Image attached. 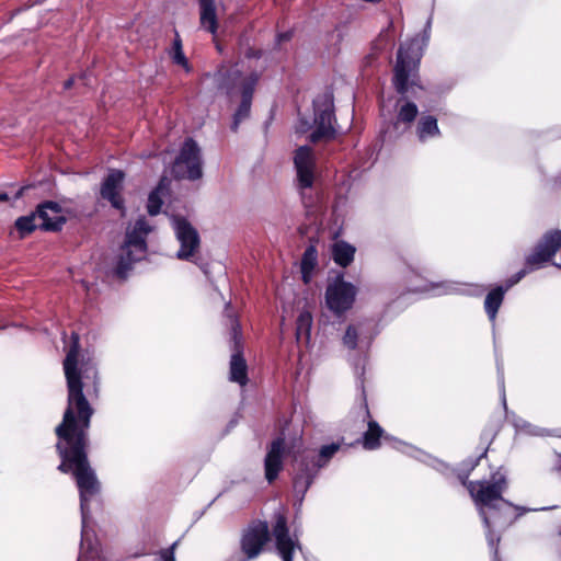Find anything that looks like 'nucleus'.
<instances>
[{
  "label": "nucleus",
  "instance_id": "nucleus-6",
  "mask_svg": "<svg viewBox=\"0 0 561 561\" xmlns=\"http://www.w3.org/2000/svg\"><path fill=\"white\" fill-rule=\"evenodd\" d=\"M356 296V286L346 282L343 273H339L334 280L327 286L325 304L330 311L341 317L353 308Z\"/></svg>",
  "mask_w": 561,
  "mask_h": 561
},
{
  "label": "nucleus",
  "instance_id": "nucleus-33",
  "mask_svg": "<svg viewBox=\"0 0 561 561\" xmlns=\"http://www.w3.org/2000/svg\"><path fill=\"white\" fill-rule=\"evenodd\" d=\"M357 342H358V331L355 325L350 324L345 330V333L343 336V344L350 350H355L357 347Z\"/></svg>",
  "mask_w": 561,
  "mask_h": 561
},
{
  "label": "nucleus",
  "instance_id": "nucleus-8",
  "mask_svg": "<svg viewBox=\"0 0 561 561\" xmlns=\"http://www.w3.org/2000/svg\"><path fill=\"white\" fill-rule=\"evenodd\" d=\"M232 355L229 363V380L244 387L249 382L248 364L243 355L241 327L234 320L231 328Z\"/></svg>",
  "mask_w": 561,
  "mask_h": 561
},
{
  "label": "nucleus",
  "instance_id": "nucleus-17",
  "mask_svg": "<svg viewBox=\"0 0 561 561\" xmlns=\"http://www.w3.org/2000/svg\"><path fill=\"white\" fill-rule=\"evenodd\" d=\"M417 114L419 108L415 103L408 101L401 105L396 119L390 121L380 130L382 141H393L398 139L403 134V130H401V124L410 126L416 119Z\"/></svg>",
  "mask_w": 561,
  "mask_h": 561
},
{
  "label": "nucleus",
  "instance_id": "nucleus-32",
  "mask_svg": "<svg viewBox=\"0 0 561 561\" xmlns=\"http://www.w3.org/2000/svg\"><path fill=\"white\" fill-rule=\"evenodd\" d=\"M312 327V316L309 311H302L296 321L297 335L305 334L309 337Z\"/></svg>",
  "mask_w": 561,
  "mask_h": 561
},
{
  "label": "nucleus",
  "instance_id": "nucleus-28",
  "mask_svg": "<svg viewBox=\"0 0 561 561\" xmlns=\"http://www.w3.org/2000/svg\"><path fill=\"white\" fill-rule=\"evenodd\" d=\"M135 250L137 256H142L147 251L146 237L135 231H128L126 233V240L123 247V251Z\"/></svg>",
  "mask_w": 561,
  "mask_h": 561
},
{
  "label": "nucleus",
  "instance_id": "nucleus-36",
  "mask_svg": "<svg viewBox=\"0 0 561 561\" xmlns=\"http://www.w3.org/2000/svg\"><path fill=\"white\" fill-rule=\"evenodd\" d=\"M293 37H294V30H288L285 32L277 33L276 38H275V47L274 48L278 49L283 43L291 41Z\"/></svg>",
  "mask_w": 561,
  "mask_h": 561
},
{
  "label": "nucleus",
  "instance_id": "nucleus-40",
  "mask_svg": "<svg viewBox=\"0 0 561 561\" xmlns=\"http://www.w3.org/2000/svg\"><path fill=\"white\" fill-rule=\"evenodd\" d=\"M492 561H501L500 560V557H499V551L497 549L494 550V556H493V560Z\"/></svg>",
  "mask_w": 561,
  "mask_h": 561
},
{
  "label": "nucleus",
  "instance_id": "nucleus-26",
  "mask_svg": "<svg viewBox=\"0 0 561 561\" xmlns=\"http://www.w3.org/2000/svg\"><path fill=\"white\" fill-rule=\"evenodd\" d=\"M174 34L175 36L173 39L172 49L170 50V57L173 64L181 66L186 72H191L192 66L184 55L181 36L176 30L174 31Z\"/></svg>",
  "mask_w": 561,
  "mask_h": 561
},
{
  "label": "nucleus",
  "instance_id": "nucleus-27",
  "mask_svg": "<svg viewBox=\"0 0 561 561\" xmlns=\"http://www.w3.org/2000/svg\"><path fill=\"white\" fill-rule=\"evenodd\" d=\"M241 77L240 71H219L216 75L217 89L230 95L234 89L236 80Z\"/></svg>",
  "mask_w": 561,
  "mask_h": 561
},
{
  "label": "nucleus",
  "instance_id": "nucleus-37",
  "mask_svg": "<svg viewBox=\"0 0 561 561\" xmlns=\"http://www.w3.org/2000/svg\"><path fill=\"white\" fill-rule=\"evenodd\" d=\"M263 56V50L249 46L244 50V57L248 59H260Z\"/></svg>",
  "mask_w": 561,
  "mask_h": 561
},
{
  "label": "nucleus",
  "instance_id": "nucleus-24",
  "mask_svg": "<svg viewBox=\"0 0 561 561\" xmlns=\"http://www.w3.org/2000/svg\"><path fill=\"white\" fill-rule=\"evenodd\" d=\"M356 249L345 241H337L332 245V259L341 267H347L354 261Z\"/></svg>",
  "mask_w": 561,
  "mask_h": 561
},
{
  "label": "nucleus",
  "instance_id": "nucleus-18",
  "mask_svg": "<svg viewBox=\"0 0 561 561\" xmlns=\"http://www.w3.org/2000/svg\"><path fill=\"white\" fill-rule=\"evenodd\" d=\"M257 81L259 75L256 72H252L250 76L244 78L241 83V102L236 113L233 114V119L231 124V130L233 133H237L240 123L250 116L253 94Z\"/></svg>",
  "mask_w": 561,
  "mask_h": 561
},
{
  "label": "nucleus",
  "instance_id": "nucleus-12",
  "mask_svg": "<svg viewBox=\"0 0 561 561\" xmlns=\"http://www.w3.org/2000/svg\"><path fill=\"white\" fill-rule=\"evenodd\" d=\"M360 409L364 412L363 420L367 422V430L363 433L362 437L357 439V443H359L365 450H376L380 448L382 440L388 442L391 439V436L373 419L365 389H363L360 396Z\"/></svg>",
  "mask_w": 561,
  "mask_h": 561
},
{
  "label": "nucleus",
  "instance_id": "nucleus-4",
  "mask_svg": "<svg viewBox=\"0 0 561 561\" xmlns=\"http://www.w3.org/2000/svg\"><path fill=\"white\" fill-rule=\"evenodd\" d=\"M415 43L400 45L397 53V61L393 68L392 84L402 99L407 98L410 87L415 85L420 55L416 51Z\"/></svg>",
  "mask_w": 561,
  "mask_h": 561
},
{
  "label": "nucleus",
  "instance_id": "nucleus-14",
  "mask_svg": "<svg viewBox=\"0 0 561 561\" xmlns=\"http://www.w3.org/2000/svg\"><path fill=\"white\" fill-rule=\"evenodd\" d=\"M294 165L297 173V186L300 191L311 188L314 183L316 159L309 146H300L295 150Z\"/></svg>",
  "mask_w": 561,
  "mask_h": 561
},
{
  "label": "nucleus",
  "instance_id": "nucleus-39",
  "mask_svg": "<svg viewBox=\"0 0 561 561\" xmlns=\"http://www.w3.org/2000/svg\"><path fill=\"white\" fill-rule=\"evenodd\" d=\"M9 195L7 193H0V203L1 202H8Z\"/></svg>",
  "mask_w": 561,
  "mask_h": 561
},
{
  "label": "nucleus",
  "instance_id": "nucleus-19",
  "mask_svg": "<svg viewBox=\"0 0 561 561\" xmlns=\"http://www.w3.org/2000/svg\"><path fill=\"white\" fill-rule=\"evenodd\" d=\"M124 176L123 171L112 170L103 180L100 191L102 198L108 201L112 207L118 210H125V201L121 195Z\"/></svg>",
  "mask_w": 561,
  "mask_h": 561
},
{
  "label": "nucleus",
  "instance_id": "nucleus-3",
  "mask_svg": "<svg viewBox=\"0 0 561 561\" xmlns=\"http://www.w3.org/2000/svg\"><path fill=\"white\" fill-rule=\"evenodd\" d=\"M561 249V230L553 229L545 232L535 245L533 252L525 259V267L506 279V291L520 282L527 273L548 263Z\"/></svg>",
  "mask_w": 561,
  "mask_h": 561
},
{
  "label": "nucleus",
  "instance_id": "nucleus-25",
  "mask_svg": "<svg viewBox=\"0 0 561 561\" xmlns=\"http://www.w3.org/2000/svg\"><path fill=\"white\" fill-rule=\"evenodd\" d=\"M37 215L36 211H32L26 216H20L14 221V228L19 233L20 239H24L31 233H33L36 229H38V225L36 224Z\"/></svg>",
  "mask_w": 561,
  "mask_h": 561
},
{
  "label": "nucleus",
  "instance_id": "nucleus-9",
  "mask_svg": "<svg viewBox=\"0 0 561 561\" xmlns=\"http://www.w3.org/2000/svg\"><path fill=\"white\" fill-rule=\"evenodd\" d=\"M334 106L332 100H327L321 106L316 104L314 129L309 135L311 144L329 142L336 138Z\"/></svg>",
  "mask_w": 561,
  "mask_h": 561
},
{
  "label": "nucleus",
  "instance_id": "nucleus-23",
  "mask_svg": "<svg viewBox=\"0 0 561 561\" xmlns=\"http://www.w3.org/2000/svg\"><path fill=\"white\" fill-rule=\"evenodd\" d=\"M506 288L503 286H496L491 289L484 299V310L490 321L494 322L497 312L504 301Z\"/></svg>",
  "mask_w": 561,
  "mask_h": 561
},
{
  "label": "nucleus",
  "instance_id": "nucleus-20",
  "mask_svg": "<svg viewBox=\"0 0 561 561\" xmlns=\"http://www.w3.org/2000/svg\"><path fill=\"white\" fill-rule=\"evenodd\" d=\"M201 26L211 34L218 30L216 0H198Z\"/></svg>",
  "mask_w": 561,
  "mask_h": 561
},
{
  "label": "nucleus",
  "instance_id": "nucleus-11",
  "mask_svg": "<svg viewBox=\"0 0 561 561\" xmlns=\"http://www.w3.org/2000/svg\"><path fill=\"white\" fill-rule=\"evenodd\" d=\"M500 426L497 423L488 424L480 435V446L482 448L481 454L476 458H469L462 462V468L459 469L456 473L458 481L467 489L470 493L471 486L470 483H474V481H470L469 477L471 472L480 465L482 459L488 457V451L493 443L495 436L497 435Z\"/></svg>",
  "mask_w": 561,
  "mask_h": 561
},
{
  "label": "nucleus",
  "instance_id": "nucleus-15",
  "mask_svg": "<svg viewBox=\"0 0 561 561\" xmlns=\"http://www.w3.org/2000/svg\"><path fill=\"white\" fill-rule=\"evenodd\" d=\"M37 218L41 220L38 229L48 232H59L67 222L61 205L55 201H44L35 208Z\"/></svg>",
  "mask_w": 561,
  "mask_h": 561
},
{
  "label": "nucleus",
  "instance_id": "nucleus-16",
  "mask_svg": "<svg viewBox=\"0 0 561 561\" xmlns=\"http://www.w3.org/2000/svg\"><path fill=\"white\" fill-rule=\"evenodd\" d=\"M286 454L285 438L279 436L271 442L264 458V474L266 481L271 484L284 469V457Z\"/></svg>",
  "mask_w": 561,
  "mask_h": 561
},
{
  "label": "nucleus",
  "instance_id": "nucleus-29",
  "mask_svg": "<svg viewBox=\"0 0 561 561\" xmlns=\"http://www.w3.org/2000/svg\"><path fill=\"white\" fill-rule=\"evenodd\" d=\"M138 260H140V256H137L133 250L124 251L115 267V274L117 277L125 278L127 273L133 268V264Z\"/></svg>",
  "mask_w": 561,
  "mask_h": 561
},
{
  "label": "nucleus",
  "instance_id": "nucleus-30",
  "mask_svg": "<svg viewBox=\"0 0 561 561\" xmlns=\"http://www.w3.org/2000/svg\"><path fill=\"white\" fill-rule=\"evenodd\" d=\"M340 448L341 445L339 443L323 445L319 449V453L316 454V461L318 463V467H320V469L324 468L333 458V456L340 450Z\"/></svg>",
  "mask_w": 561,
  "mask_h": 561
},
{
  "label": "nucleus",
  "instance_id": "nucleus-13",
  "mask_svg": "<svg viewBox=\"0 0 561 561\" xmlns=\"http://www.w3.org/2000/svg\"><path fill=\"white\" fill-rule=\"evenodd\" d=\"M173 221L175 236L180 242V249L176 253V257L190 261L199 249V234L185 217H175Z\"/></svg>",
  "mask_w": 561,
  "mask_h": 561
},
{
  "label": "nucleus",
  "instance_id": "nucleus-22",
  "mask_svg": "<svg viewBox=\"0 0 561 561\" xmlns=\"http://www.w3.org/2000/svg\"><path fill=\"white\" fill-rule=\"evenodd\" d=\"M440 130L437 118L433 115H422L416 124V136L420 141L424 142L430 138L439 137Z\"/></svg>",
  "mask_w": 561,
  "mask_h": 561
},
{
  "label": "nucleus",
  "instance_id": "nucleus-38",
  "mask_svg": "<svg viewBox=\"0 0 561 561\" xmlns=\"http://www.w3.org/2000/svg\"><path fill=\"white\" fill-rule=\"evenodd\" d=\"M75 84V77H70L68 78L65 82H64V90H70Z\"/></svg>",
  "mask_w": 561,
  "mask_h": 561
},
{
  "label": "nucleus",
  "instance_id": "nucleus-1",
  "mask_svg": "<svg viewBox=\"0 0 561 561\" xmlns=\"http://www.w3.org/2000/svg\"><path fill=\"white\" fill-rule=\"evenodd\" d=\"M79 335L72 333L71 344L64 359L68 397L62 421L55 427L57 437L56 453L60 458L57 469L71 473L80 497L82 518L90 513V502L101 492V483L91 467L88 449L90 445L89 428L94 409L88 401L83 389L89 394L99 396L100 376L93 358L79 360Z\"/></svg>",
  "mask_w": 561,
  "mask_h": 561
},
{
  "label": "nucleus",
  "instance_id": "nucleus-7",
  "mask_svg": "<svg viewBox=\"0 0 561 561\" xmlns=\"http://www.w3.org/2000/svg\"><path fill=\"white\" fill-rule=\"evenodd\" d=\"M293 461V489L295 494L299 496V500L302 501L314 478L318 476L320 467H318L316 461V454L311 450L297 453Z\"/></svg>",
  "mask_w": 561,
  "mask_h": 561
},
{
  "label": "nucleus",
  "instance_id": "nucleus-2",
  "mask_svg": "<svg viewBox=\"0 0 561 561\" xmlns=\"http://www.w3.org/2000/svg\"><path fill=\"white\" fill-rule=\"evenodd\" d=\"M470 486L469 494L474 503L482 510L489 508L493 512L491 516L482 512L483 522L488 527L491 526V522L503 524L512 522V519L506 520V518L502 520V512L514 507L503 497V493L508 488L506 470L503 466L492 471L489 480H477L474 483H470Z\"/></svg>",
  "mask_w": 561,
  "mask_h": 561
},
{
  "label": "nucleus",
  "instance_id": "nucleus-21",
  "mask_svg": "<svg viewBox=\"0 0 561 561\" xmlns=\"http://www.w3.org/2000/svg\"><path fill=\"white\" fill-rule=\"evenodd\" d=\"M317 241L310 240L309 245L306 248L301 261H300V273L301 279L305 284H309L312 278V273L318 265V249L316 245Z\"/></svg>",
  "mask_w": 561,
  "mask_h": 561
},
{
  "label": "nucleus",
  "instance_id": "nucleus-35",
  "mask_svg": "<svg viewBox=\"0 0 561 561\" xmlns=\"http://www.w3.org/2000/svg\"><path fill=\"white\" fill-rule=\"evenodd\" d=\"M133 231L146 237L151 231V227L149 226L145 217H140L136 220Z\"/></svg>",
  "mask_w": 561,
  "mask_h": 561
},
{
  "label": "nucleus",
  "instance_id": "nucleus-41",
  "mask_svg": "<svg viewBox=\"0 0 561 561\" xmlns=\"http://www.w3.org/2000/svg\"><path fill=\"white\" fill-rule=\"evenodd\" d=\"M557 467H558V470L561 471V455H559V461H558Z\"/></svg>",
  "mask_w": 561,
  "mask_h": 561
},
{
  "label": "nucleus",
  "instance_id": "nucleus-34",
  "mask_svg": "<svg viewBox=\"0 0 561 561\" xmlns=\"http://www.w3.org/2000/svg\"><path fill=\"white\" fill-rule=\"evenodd\" d=\"M179 545V540L174 541L170 547L161 549L158 552L157 561H175V549Z\"/></svg>",
  "mask_w": 561,
  "mask_h": 561
},
{
  "label": "nucleus",
  "instance_id": "nucleus-31",
  "mask_svg": "<svg viewBox=\"0 0 561 561\" xmlns=\"http://www.w3.org/2000/svg\"><path fill=\"white\" fill-rule=\"evenodd\" d=\"M162 184L163 179L160 181L159 185L150 192L148 196L147 211L150 216H157L161 211V207L163 205V201L160 196Z\"/></svg>",
  "mask_w": 561,
  "mask_h": 561
},
{
  "label": "nucleus",
  "instance_id": "nucleus-10",
  "mask_svg": "<svg viewBox=\"0 0 561 561\" xmlns=\"http://www.w3.org/2000/svg\"><path fill=\"white\" fill-rule=\"evenodd\" d=\"M272 534L275 538V547L283 561H293L296 548L300 549L298 540L289 535L288 520L284 508L273 514Z\"/></svg>",
  "mask_w": 561,
  "mask_h": 561
},
{
  "label": "nucleus",
  "instance_id": "nucleus-5",
  "mask_svg": "<svg viewBox=\"0 0 561 561\" xmlns=\"http://www.w3.org/2000/svg\"><path fill=\"white\" fill-rule=\"evenodd\" d=\"M171 172L176 180L196 181L203 176L201 149L193 138L184 140Z\"/></svg>",
  "mask_w": 561,
  "mask_h": 561
}]
</instances>
